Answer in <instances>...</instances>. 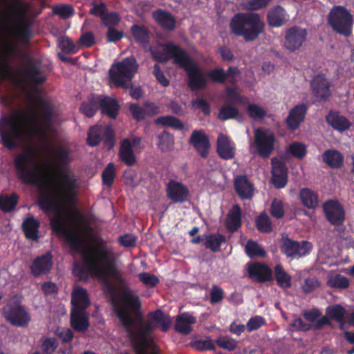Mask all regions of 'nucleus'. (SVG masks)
<instances>
[{
	"instance_id": "obj_36",
	"label": "nucleus",
	"mask_w": 354,
	"mask_h": 354,
	"mask_svg": "<svg viewBox=\"0 0 354 354\" xmlns=\"http://www.w3.org/2000/svg\"><path fill=\"white\" fill-rule=\"evenodd\" d=\"M40 223L33 216L26 218L22 223V230L26 239L37 241Z\"/></svg>"
},
{
	"instance_id": "obj_23",
	"label": "nucleus",
	"mask_w": 354,
	"mask_h": 354,
	"mask_svg": "<svg viewBox=\"0 0 354 354\" xmlns=\"http://www.w3.org/2000/svg\"><path fill=\"white\" fill-rule=\"evenodd\" d=\"M271 182L277 189L285 187L288 183V169L281 161L272 160Z\"/></svg>"
},
{
	"instance_id": "obj_14",
	"label": "nucleus",
	"mask_w": 354,
	"mask_h": 354,
	"mask_svg": "<svg viewBox=\"0 0 354 354\" xmlns=\"http://www.w3.org/2000/svg\"><path fill=\"white\" fill-rule=\"evenodd\" d=\"M326 218L333 226L342 225L346 220V212L343 205L336 200H328L323 205Z\"/></svg>"
},
{
	"instance_id": "obj_59",
	"label": "nucleus",
	"mask_w": 354,
	"mask_h": 354,
	"mask_svg": "<svg viewBox=\"0 0 354 354\" xmlns=\"http://www.w3.org/2000/svg\"><path fill=\"white\" fill-rule=\"evenodd\" d=\"M224 290L217 285H212L209 292L210 304L214 305L220 303L224 298Z\"/></svg>"
},
{
	"instance_id": "obj_46",
	"label": "nucleus",
	"mask_w": 354,
	"mask_h": 354,
	"mask_svg": "<svg viewBox=\"0 0 354 354\" xmlns=\"http://www.w3.org/2000/svg\"><path fill=\"white\" fill-rule=\"evenodd\" d=\"M327 315L333 320L343 325L346 315V309L340 304L330 306L326 308Z\"/></svg>"
},
{
	"instance_id": "obj_13",
	"label": "nucleus",
	"mask_w": 354,
	"mask_h": 354,
	"mask_svg": "<svg viewBox=\"0 0 354 354\" xmlns=\"http://www.w3.org/2000/svg\"><path fill=\"white\" fill-rule=\"evenodd\" d=\"M50 224L53 231L58 235L64 236L72 248L79 250L83 248V241L81 236L68 229L61 217L52 218Z\"/></svg>"
},
{
	"instance_id": "obj_29",
	"label": "nucleus",
	"mask_w": 354,
	"mask_h": 354,
	"mask_svg": "<svg viewBox=\"0 0 354 354\" xmlns=\"http://www.w3.org/2000/svg\"><path fill=\"white\" fill-rule=\"evenodd\" d=\"M287 17L285 9L281 6H275L268 12L267 21L270 26L279 28L286 24Z\"/></svg>"
},
{
	"instance_id": "obj_57",
	"label": "nucleus",
	"mask_w": 354,
	"mask_h": 354,
	"mask_svg": "<svg viewBox=\"0 0 354 354\" xmlns=\"http://www.w3.org/2000/svg\"><path fill=\"white\" fill-rule=\"evenodd\" d=\"M266 324L264 317L260 315L252 317L246 324V330L248 333L258 330L261 326Z\"/></svg>"
},
{
	"instance_id": "obj_54",
	"label": "nucleus",
	"mask_w": 354,
	"mask_h": 354,
	"mask_svg": "<svg viewBox=\"0 0 354 354\" xmlns=\"http://www.w3.org/2000/svg\"><path fill=\"white\" fill-rule=\"evenodd\" d=\"M53 12L63 19L71 17L75 13L73 7L69 4L56 5L53 7Z\"/></svg>"
},
{
	"instance_id": "obj_37",
	"label": "nucleus",
	"mask_w": 354,
	"mask_h": 354,
	"mask_svg": "<svg viewBox=\"0 0 354 354\" xmlns=\"http://www.w3.org/2000/svg\"><path fill=\"white\" fill-rule=\"evenodd\" d=\"M100 96L92 94L80 107V111L88 118L93 117L100 106Z\"/></svg>"
},
{
	"instance_id": "obj_43",
	"label": "nucleus",
	"mask_w": 354,
	"mask_h": 354,
	"mask_svg": "<svg viewBox=\"0 0 354 354\" xmlns=\"http://www.w3.org/2000/svg\"><path fill=\"white\" fill-rule=\"evenodd\" d=\"M157 139L158 148L162 152L169 151L172 149L174 144V138L173 135L167 131H163L157 136Z\"/></svg>"
},
{
	"instance_id": "obj_24",
	"label": "nucleus",
	"mask_w": 354,
	"mask_h": 354,
	"mask_svg": "<svg viewBox=\"0 0 354 354\" xmlns=\"http://www.w3.org/2000/svg\"><path fill=\"white\" fill-rule=\"evenodd\" d=\"M307 110L308 106L305 104L296 105L290 109L286 119L288 128L292 131L296 130L304 121Z\"/></svg>"
},
{
	"instance_id": "obj_62",
	"label": "nucleus",
	"mask_w": 354,
	"mask_h": 354,
	"mask_svg": "<svg viewBox=\"0 0 354 354\" xmlns=\"http://www.w3.org/2000/svg\"><path fill=\"white\" fill-rule=\"evenodd\" d=\"M270 214L275 218H281L284 215L283 203L281 200L274 198L270 206Z\"/></svg>"
},
{
	"instance_id": "obj_31",
	"label": "nucleus",
	"mask_w": 354,
	"mask_h": 354,
	"mask_svg": "<svg viewBox=\"0 0 354 354\" xmlns=\"http://www.w3.org/2000/svg\"><path fill=\"white\" fill-rule=\"evenodd\" d=\"M225 225L227 230L230 232H236L242 226V212L239 205H234L229 211Z\"/></svg>"
},
{
	"instance_id": "obj_7",
	"label": "nucleus",
	"mask_w": 354,
	"mask_h": 354,
	"mask_svg": "<svg viewBox=\"0 0 354 354\" xmlns=\"http://www.w3.org/2000/svg\"><path fill=\"white\" fill-rule=\"evenodd\" d=\"M138 64L133 56L124 58L113 64L109 69L111 84L118 88H127L138 70Z\"/></svg>"
},
{
	"instance_id": "obj_17",
	"label": "nucleus",
	"mask_w": 354,
	"mask_h": 354,
	"mask_svg": "<svg viewBox=\"0 0 354 354\" xmlns=\"http://www.w3.org/2000/svg\"><path fill=\"white\" fill-rule=\"evenodd\" d=\"M167 197L174 204L183 203L189 200L190 192L188 187L180 181L171 179L166 184Z\"/></svg>"
},
{
	"instance_id": "obj_55",
	"label": "nucleus",
	"mask_w": 354,
	"mask_h": 354,
	"mask_svg": "<svg viewBox=\"0 0 354 354\" xmlns=\"http://www.w3.org/2000/svg\"><path fill=\"white\" fill-rule=\"evenodd\" d=\"M328 286L334 288L346 289L349 286V280L347 277L336 274L328 280Z\"/></svg>"
},
{
	"instance_id": "obj_8",
	"label": "nucleus",
	"mask_w": 354,
	"mask_h": 354,
	"mask_svg": "<svg viewBox=\"0 0 354 354\" xmlns=\"http://www.w3.org/2000/svg\"><path fill=\"white\" fill-rule=\"evenodd\" d=\"M34 157L35 153L32 150H26L14 160L17 175L26 185H37L41 181L39 165L35 162L33 167L30 166Z\"/></svg>"
},
{
	"instance_id": "obj_2",
	"label": "nucleus",
	"mask_w": 354,
	"mask_h": 354,
	"mask_svg": "<svg viewBox=\"0 0 354 354\" xmlns=\"http://www.w3.org/2000/svg\"><path fill=\"white\" fill-rule=\"evenodd\" d=\"M41 118L44 128L35 126L26 129L25 125L31 123L34 118L23 113L12 116H2L0 118V138L3 146L12 150L17 146L27 135L46 137L47 130L53 124V112L51 106L44 100H40Z\"/></svg>"
},
{
	"instance_id": "obj_44",
	"label": "nucleus",
	"mask_w": 354,
	"mask_h": 354,
	"mask_svg": "<svg viewBox=\"0 0 354 354\" xmlns=\"http://www.w3.org/2000/svg\"><path fill=\"white\" fill-rule=\"evenodd\" d=\"M255 225L257 230L261 233H270L272 230V224L270 218L265 212L257 216Z\"/></svg>"
},
{
	"instance_id": "obj_56",
	"label": "nucleus",
	"mask_w": 354,
	"mask_h": 354,
	"mask_svg": "<svg viewBox=\"0 0 354 354\" xmlns=\"http://www.w3.org/2000/svg\"><path fill=\"white\" fill-rule=\"evenodd\" d=\"M287 151L293 157L299 160L303 159L307 153L306 145L301 142H294L292 143L289 146Z\"/></svg>"
},
{
	"instance_id": "obj_34",
	"label": "nucleus",
	"mask_w": 354,
	"mask_h": 354,
	"mask_svg": "<svg viewBox=\"0 0 354 354\" xmlns=\"http://www.w3.org/2000/svg\"><path fill=\"white\" fill-rule=\"evenodd\" d=\"M100 108L102 114L106 115L111 119H115L118 116L120 104L116 99L105 96L100 98Z\"/></svg>"
},
{
	"instance_id": "obj_11",
	"label": "nucleus",
	"mask_w": 354,
	"mask_h": 354,
	"mask_svg": "<svg viewBox=\"0 0 354 354\" xmlns=\"http://www.w3.org/2000/svg\"><path fill=\"white\" fill-rule=\"evenodd\" d=\"M13 3L14 13L17 17V35L21 41L28 43L32 36V22L27 17L31 8L30 4L23 0H13Z\"/></svg>"
},
{
	"instance_id": "obj_33",
	"label": "nucleus",
	"mask_w": 354,
	"mask_h": 354,
	"mask_svg": "<svg viewBox=\"0 0 354 354\" xmlns=\"http://www.w3.org/2000/svg\"><path fill=\"white\" fill-rule=\"evenodd\" d=\"M118 156L122 162L127 166L132 167L137 162V158L131 146L129 144V139L124 138L122 140L119 149Z\"/></svg>"
},
{
	"instance_id": "obj_39",
	"label": "nucleus",
	"mask_w": 354,
	"mask_h": 354,
	"mask_svg": "<svg viewBox=\"0 0 354 354\" xmlns=\"http://www.w3.org/2000/svg\"><path fill=\"white\" fill-rule=\"evenodd\" d=\"M72 304L77 309H85L90 305V300L86 290L81 287L75 288L72 294Z\"/></svg>"
},
{
	"instance_id": "obj_51",
	"label": "nucleus",
	"mask_w": 354,
	"mask_h": 354,
	"mask_svg": "<svg viewBox=\"0 0 354 354\" xmlns=\"http://www.w3.org/2000/svg\"><path fill=\"white\" fill-rule=\"evenodd\" d=\"M239 114L237 108L231 104H225L219 110L218 118L222 121L236 118Z\"/></svg>"
},
{
	"instance_id": "obj_15",
	"label": "nucleus",
	"mask_w": 354,
	"mask_h": 354,
	"mask_svg": "<svg viewBox=\"0 0 354 354\" xmlns=\"http://www.w3.org/2000/svg\"><path fill=\"white\" fill-rule=\"evenodd\" d=\"M311 243L307 241L298 242L289 238L283 239L281 247V252L288 257L298 259L308 254L312 250Z\"/></svg>"
},
{
	"instance_id": "obj_52",
	"label": "nucleus",
	"mask_w": 354,
	"mask_h": 354,
	"mask_svg": "<svg viewBox=\"0 0 354 354\" xmlns=\"http://www.w3.org/2000/svg\"><path fill=\"white\" fill-rule=\"evenodd\" d=\"M245 97L241 96L235 88L227 87L225 91V102L227 104H243Z\"/></svg>"
},
{
	"instance_id": "obj_20",
	"label": "nucleus",
	"mask_w": 354,
	"mask_h": 354,
	"mask_svg": "<svg viewBox=\"0 0 354 354\" xmlns=\"http://www.w3.org/2000/svg\"><path fill=\"white\" fill-rule=\"evenodd\" d=\"M248 272L251 279L259 283H265L272 280V270L264 263H248Z\"/></svg>"
},
{
	"instance_id": "obj_6",
	"label": "nucleus",
	"mask_w": 354,
	"mask_h": 354,
	"mask_svg": "<svg viewBox=\"0 0 354 354\" xmlns=\"http://www.w3.org/2000/svg\"><path fill=\"white\" fill-rule=\"evenodd\" d=\"M229 26L233 35L250 42L263 32L265 24L258 13L238 12L232 17Z\"/></svg>"
},
{
	"instance_id": "obj_38",
	"label": "nucleus",
	"mask_w": 354,
	"mask_h": 354,
	"mask_svg": "<svg viewBox=\"0 0 354 354\" xmlns=\"http://www.w3.org/2000/svg\"><path fill=\"white\" fill-rule=\"evenodd\" d=\"M274 277L279 288L286 290L291 287L292 277L281 264H277L274 266Z\"/></svg>"
},
{
	"instance_id": "obj_47",
	"label": "nucleus",
	"mask_w": 354,
	"mask_h": 354,
	"mask_svg": "<svg viewBox=\"0 0 354 354\" xmlns=\"http://www.w3.org/2000/svg\"><path fill=\"white\" fill-rule=\"evenodd\" d=\"M57 45L62 52L65 54L73 55L77 53L79 50L73 41L67 36L59 37Z\"/></svg>"
},
{
	"instance_id": "obj_61",
	"label": "nucleus",
	"mask_w": 354,
	"mask_h": 354,
	"mask_svg": "<svg viewBox=\"0 0 354 354\" xmlns=\"http://www.w3.org/2000/svg\"><path fill=\"white\" fill-rule=\"evenodd\" d=\"M247 112L248 115L253 119H262L266 115V111L257 104H249Z\"/></svg>"
},
{
	"instance_id": "obj_58",
	"label": "nucleus",
	"mask_w": 354,
	"mask_h": 354,
	"mask_svg": "<svg viewBox=\"0 0 354 354\" xmlns=\"http://www.w3.org/2000/svg\"><path fill=\"white\" fill-rule=\"evenodd\" d=\"M101 21L107 28L109 27H115L120 23V17L115 12L107 11Z\"/></svg>"
},
{
	"instance_id": "obj_4",
	"label": "nucleus",
	"mask_w": 354,
	"mask_h": 354,
	"mask_svg": "<svg viewBox=\"0 0 354 354\" xmlns=\"http://www.w3.org/2000/svg\"><path fill=\"white\" fill-rule=\"evenodd\" d=\"M115 315L128 334L132 344L139 349H145L148 346V339L154 328L152 321L159 325L163 332L167 331L171 325L169 317L164 314L161 310L149 313V316L151 320L141 324L139 327H134L135 322L131 315V311L125 306H118Z\"/></svg>"
},
{
	"instance_id": "obj_16",
	"label": "nucleus",
	"mask_w": 354,
	"mask_h": 354,
	"mask_svg": "<svg viewBox=\"0 0 354 354\" xmlns=\"http://www.w3.org/2000/svg\"><path fill=\"white\" fill-rule=\"evenodd\" d=\"M26 67L20 71L21 75L28 82L38 86L46 80L45 76L41 75V62L30 57L25 59Z\"/></svg>"
},
{
	"instance_id": "obj_40",
	"label": "nucleus",
	"mask_w": 354,
	"mask_h": 354,
	"mask_svg": "<svg viewBox=\"0 0 354 354\" xmlns=\"http://www.w3.org/2000/svg\"><path fill=\"white\" fill-rule=\"evenodd\" d=\"M299 197L304 206L308 209H315L319 205L318 194L308 188L301 189Z\"/></svg>"
},
{
	"instance_id": "obj_5",
	"label": "nucleus",
	"mask_w": 354,
	"mask_h": 354,
	"mask_svg": "<svg viewBox=\"0 0 354 354\" xmlns=\"http://www.w3.org/2000/svg\"><path fill=\"white\" fill-rule=\"evenodd\" d=\"M152 58L160 63H166L170 59L183 68L188 78V86L192 91H199L206 87L207 81L205 74L189 53L174 42H167L163 48V53L152 51Z\"/></svg>"
},
{
	"instance_id": "obj_10",
	"label": "nucleus",
	"mask_w": 354,
	"mask_h": 354,
	"mask_svg": "<svg viewBox=\"0 0 354 354\" xmlns=\"http://www.w3.org/2000/svg\"><path fill=\"white\" fill-rule=\"evenodd\" d=\"M275 142V136L270 129L259 127L254 131V141L250 147V153L266 159L272 153Z\"/></svg>"
},
{
	"instance_id": "obj_26",
	"label": "nucleus",
	"mask_w": 354,
	"mask_h": 354,
	"mask_svg": "<svg viewBox=\"0 0 354 354\" xmlns=\"http://www.w3.org/2000/svg\"><path fill=\"white\" fill-rule=\"evenodd\" d=\"M234 189L241 199H251L254 194V186L245 175L237 176L234 179Z\"/></svg>"
},
{
	"instance_id": "obj_28",
	"label": "nucleus",
	"mask_w": 354,
	"mask_h": 354,
	"mask_svg": "<svg viewBox=\"0 0 354 354\" xmlns=\"http://www.w3.org/2000/svg\"><path fill=\"white\" fill-rule=\"evenodd\" d=\"M71 325L77 332H85L89 326L88 315L82 309H76L71 311Z\"/></svg>"
},
{
	"instance_id": "obj_63",
	"label": "nucleus",
	"mask_w": 354,
	"mask_h": 354,
	"mask_svg": "<svg viewBox=\"0 0 354 354\" xmlns=\"http://www.w3.org/2000/svg\"><path fill=\"white\" fill-rule=\"evenodd\" d=\"M216 344L228 351H233L237 347V342L235 339L220 337L216 340Z\"/></svg>"
},
{
	"instance_id": "obj_21",
	"label": "nucleus",
	"mask_w": 354,
	"mask_h": 354,
	"mask_svg": "<svg viewBox=\"0 0 354 354\" xmlns=\"http://www.w3.org/2000/svg\"><path fill=\"white\" fill-rule=\"evenodd\" d=\"M189 143L202 158H207L210 143L208 136L202 130H194L190 138Z\"/></svg>"
},
{
	"instance_id": "obj_30",
	"label": "nucleus",
	"mask_w": 354,
	"mask_h": 354,
	"mask_svg": "<svg viewBox=\"0 0 354 354\" xmlns=\"http://www.w3.org/2000/svg\"><path fill=\"white\" fill-rule=\"evenodd\" d=\"M196 317L188 312H184L176 318L175 330L183 335H189L192 330V325L196 323Z\"/></svg>"
},
{
	"instance_id": "obj_35",
	"label": "nucleus",
	"mask_w": 354,
	"mask_h": 354,
	"mask_svg": "<svg viewBox=\"0 0 354 354\" xmlns=\"http://www.w3.org/2000/svg\"><path fill=\"white\" fill-rule=\"evenodd\" d=\"M344 156L338 150L330 149L322 154L323 162L332 169H339L344 164Z\"/></svg>"
},
{
	"instance_id": "obj_64",
	"label": "nucleus",
	"mask_w": 354,
	"mask_h": 354,
	"mask_svg": "<svg viewBox=\"0 0 354 354\" xmlns=\"http://www.w3.org/2000/svg\"><path fill=\"white\" fill-rule=\"evenodd\" d=\"M208 77L213 82L224 84L226 82L225 71L222 68H216L208 73Z\"/></svg>"
},
{
	"instance_id": "obj_42",
	"label": "nucleus",
	"mask_w": 354,
	"mask_h": 354,
	"mask_svg": "<svg viewBox=\"0 0 354 354\" xmlns=\"http://www.w3.org/2000/svg\"><path fill=\"white\" fill-rule=\"evenodd\" d=\"M157 125L171 127L176 130H183L185 128L183 122L178 118L171 115H165L157 118L155 121Z\"/></svg>"
},
{
	"instance_id": "obj_45",
	"label": "nucleus",
	"mask_w": 354,
	"mask_h": 354,
	"mask_svg": "<svg viewBox=\"0 0 354 354\" xmlns=\"http://www.w3.org/2000/svg\"><path fill=\"white\" fill-rule=\"evenodd\" d=\"M245 251L250 258H263L266 256V250L257 242L252 240L248 241L245 247Z\"/></svg>"
},
{
	"instance_id": "obj_50",
	"label": "nucleus",
	"mask_w": 354,
	"mask_h": 354,
	"mask_svg": "<svg viewBox=\"0 0 354 354\" xmlns=\"http://www.w3.org/2000/svg\"><path fill=\"white\" fill-rule=\"evenodd\" d=\"M116 176L115 167L113 162H109L102 172V184L111 187Z\"/></svg>"
},
{
	"instance_id": "obj_12",
	"label": "nucleus",
	"mask_w": 354,
	"mask_h": 354,
	"mask_svg": "<svg viewBox=\"0 0 354 354\" xmlns=\"http://www.w3.org/2000/svg\"><path fill=\"white\" fill-rule=\"evenodd\" d=\"M2 312L5 319L14 326L26 328L31 320L30 313L19 303L6 304L3 307Z\"/></svg>"
},
{
	"instance_id": "obj_25",
	"label": "nucleus",
	"mask_w": 354,
	"mask_h": 354,
	"mask_svg": "<svg viewBox=\"0 0 354 354\" xmlns=\"http://www.w3.org/2000/svg\"><path fill=\"white\" fill-rule=\"evenodd\" d=\"M326 120L328 125L339 132L347 131L351 127L349 120L337 111L330 110L326 115Z\"/></svg>"
},
{
	"instance_id": "obj_53",
	"label": "nucleus",
	"mask_w": 354,
	"mask_h": 354,
	"mask_svg": "<svg viewBox=\"0 0 354 354\" xmlns=\"http://www.w3.org/2000/svg\"><path fill=\"white\" fill-rule=\"evenodd\" d=\"M131 32L137 42L142 44H147L149 43L148 31L143 26L133 25L131 27Z\"/></svg>"
},
{
	"instance_id": "obj_22",
	"label": "nucleus",
	"mask_w": 354,
	"mask_h": 354,
	"mask_svg": "<svg viewBox=\"0 0 354 354\" xmlns=\"http://www.w3.org/2000/svg\"><path fill=\"white\" fill-rule=\"evenodd\" d=\"M216 152L221 158L231 160L235 156V143L227 136L221 133L217 138Z\"/></svg>"
},
{
	"instance_id": "obj_41",
	"label": "nucleus",
	"mask_w": 354,
	"mask_h": 354,
	"mask_svg": "<svg viewBox=\"0 0 354 354\" xmlns=\"http://www.w3.org/2000/svg\"><path fill=\"white\" fill-rule=\"evenodd\" d=\"M19 203V196L16 193L11 195L0 194V209L3 212H12Z\"/></svg>"
},
{
	"instance_id": "obj_60",
	"label": "nucleus",
	"mask_w": 354,
	"mask_h": 354,
	"mask_svg": "<svg viewBox=\"0 0 354 354\" xmlns=\"http://www.w3.org/2000/svg\"><path fill=\"white\" fill-rule=\"evenodd\" d=\"M139 280L146 286L155 287L159 283V279L154 274L143 272L138 275Z\"/></svg>"
},
{
	"instance_id": "obj_1",
	"label": "nucleus",
	"mask_w": 354,
	"mask_h": 354,
	"mask_svg": "<svg viewBox=\"0 0 354 354\" xmlns=\"http://www.w3.org/2000/svg\"><path fill=\"white\" fill-rule=\"evenodd\" d=\"M81 254L82 263H75L73 269V272L80 279L86 280L90 274L100 278L113 277L122 292L118 297L119 302L113 304L114 312L119 306H125L135 313L140 310L141 302L138 296L132 292L127 281L118 274L116 257L111 246L100 239L91 249L82 250Z\"/></svg>"
},
{
	"instance_id": "obj_3",
	"label": "nucleus",
	"mask_w": 354,
	"mask_h": 354,
	"mask_svg": "<svg viewBox=\"0 0 354 354\" xmlns=\"http://www.w3.org/2000/svg\"><path fill=\"white\" fill-rule=\"evenodd\" d=\"M58 176L59 179L48 185L47 189L39 192L37 205L45 214L57 212L62 207L75 203L76 179L64 171H59Z\"/></svg>"
},
{
	"instance_id": "obj_27",
	"label": "nucleus",
	"mask_w": 354,
	"mask_h": 354,
	"mask_svg": "<svg viewBox=\"0 0 354 354\" xmlns=\"http://www.w3.org/2000/svg\"><path fill=\"white\" fill-rule=\"evenodd\" d=\"M310 86L314 95L321 99H326L330 95V85L326 77L319 74L313 77Z\"/></svg>"
},
{
	"instance_id": "obj_19",
	"label": "nucleus",
	"mask_w": 354,
	"mask_h": 354,
	"mask_svg": "<svg viewBox=\"0 0 354 354\" xmlns=\"http://www.w3.org/2000/svg\"><path fill=\"white\" fill-rule=\"evenodd\" d=\"M53 255L51 252H48L44 254L36 257L32 263L30 265L31 274L38 277L48 274L53 268Z\"/></svg>"
},
{
	"instance_id": "obj_18",
	"label": "nucleus",
	"mask_w": 354,
	"mask_h": 354,
	"mask_svg": "<svg viewBox=\"0 0 354 354\" xmlns=\"http://www.w3.org/2000/svg\"><path fill=\"white\" fill-rule=\"evenodd\" d=\"M306 37V29L294 26L286 30L283 45L288 50L295 52L300 48Z\"/></svg>"
},
{
	"instance_id": "obj_9",
	"label": "nucleus",
	"mask_w": 354,
	"mask_h": 354,
	"mask_svg": "<svg viewBox=\"0 0 354 354\" xmlns=\"http://www.w3.org/2000/svg\"><path fill=\"white\" fill-rule=\"evenodd\" d=\"M327 24L332 30L345 37H349L353 32V17L347 8L343 6H335L327 15Z\"/></svg>"
},
{
	"instance_id": "obj_48",
	"label": "nucleus",
	"mask_w": 354,
	"mask_h": 354,
	"mask_svg": "<svg viewBox=\"0 0 354 354\" xmlns=\"http://www.w3.org/2000/svg\"><path fill=\"white\" fill-rule=\"evenodd\" d=\"M104 129L100 125L91 127L87 134V144L91 147H95L100 144L102 140V135Z\"/></svg>"
},
{
	"instance_id": "obj_32",
	"label": "nucleus",
	"mask_w": 354,
	"mask_h": 354,
	"mask_svg": "<svg viewBox=\"0 0 354 354\" xmlns=\"http://www.w3.org/2000/svg\"><path fill=\"white\" fill-rule=\"evenodd\" d=\"M153 17L164 30L171 31L176 28V19L168 11L158 9L153 12Z\"/></svg>"
},
{
	"instance_id": "obj_49",
	"label": "nucleus",
	"mask_w": 354,
	"mask_h": 354,
	"mask_svg": "<svg viewBox=\"0 0 354 354\" xmlns=\"http://www.w3.org/2000/svg\"><path fill=\"white\" fill-rule=\"evenodd\" d=\"M225 241V237L223 234H212L207 237L205 243L206 248L211 250L214 252L220 251L221 245Z\"/></svg>"
}]
</instances>
